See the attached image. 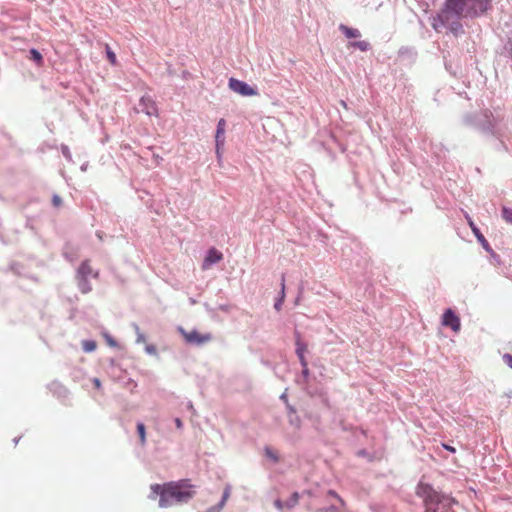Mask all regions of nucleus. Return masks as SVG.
I'll list each match as a JSON object with an SVG mask.
<instances>
[{"mask_svg":"<svg viewBox=\"0 0 512 512\" xmlns=\"http://www.w3.org/2000/svg\"><path fill=\"white\" fill-rule=\"evenodd\" d=\"M150 498L155 500L159 496V506L167 508L173 504L186 503L195 495L194 486L188 479L171 481L164 484H152L150 486Z\"/></svg>","mask_w":512,"mask_h":512,"instance_id":"f257e3e1","label":"nucleus"},{"mask_svg":"<svg viewBox=\"0 0 512 512\" xmlns=\"http://www.w3.org/2000/svg\"><path fill=\"white\" fill-rule=\"evenodd\" d=\"M491 0H446L445 8L441 11L438 18L442 25L456 23L462 16L476 15L478 12L484 13Z\"/></svg>","mask_w":512,"mask_h":512,"instance_id":"f03ea898","label":"nucleus"},{"mask_svg":"<svg viewBox=\"0 0 512 512\" xmlns=\"http://www.w3.org/2000/svg\"><path fill=\"white\" fill-rule=\"evenodd\" d=\"M181 334L187 343L194 345H202L212 340L211 333H201L197 330L185 331L184 329H180Z\"/></svg>","mask_w":512,"mask_h":512,"instance_id":"7ed1b4c3","label":"nucleus"},{"mask_svg":"<svg viewBox=\"0 0 512 512\" xmlns=\"http://www.w3.org/2000/svg\"><path fill=\"white\" fill-rule=\"evenodd\" d=\"M229 88L233 92L242 96H254L257 94V91L251 86H249L246 82L235 78L229 79Z\"/></svg>","mask_w":512,"mask_h":512,"instance_id":"20e7f679","label":"nucleus"},{"mask_svg":"<svg viewBox=\"0 0 512 512\" xmlns=\"http://www.w3.org/2000/svg\"><path fill=\"white\" fill-rule=\"evenodd\" d=\"M441 323L443 326L451 328L455 333H458L461 329L459 316L450 308L445 310Z\"/></svg>","mask_w":512,"mask_h":512,"instance_id":"39448f33","label":"nucleus"},{"mask_svg":"<svg viewBox=\"0 0 512 512\" xmlns=\"http://www.w3.org/2000/svg\"><path fill=\"white\" fill-rule=\"evenodd\" d=\"M222 259H223L222 252H220L216 248L212 247L207 251V253L203 259L202 269L208 270L213 265L219 263Z\"/></svg>","mask_w":512,"mask_h":512,"instance_id":"423d86ee","label":"nucleus"},{"mask_svg":"<svg viewBox=\"0 0 512 512\" xmlns=\"http://www.w3.org/2000/svg\"><path fill=\"white\" fill-rule=\"evenodd\" d=\"M136 110H137V112L145 113L148 116L155 115L157 112L155 103L150 96L141 97V99L136 107Z\"/></svg>","mask_w":512,"mask_h":512,"instance_id":"0eeeda50","label":"nucleus"},{"mask_svg":"<svg viewBox=\"0 0 512 512\" xmlns=\"http://www.w3.org/2000/svg\"><path fill=\"white\" fill-rule=\"evenodd\" d=\"M97 276L98 272L93 271L89 261H84L78 269V277L83 281V283H80L81 285L86 284L90 278H96Z\"/></svg>","mask_w":512,"mask_h":512,"instance_id":"6e6552de","label":"nucleus"},{"mask_svg":"<svg viewBox=\"0 0 512 512\" xmlns=\"http://www.w3.org/2000/svg\"><path fill=\"white\" fill-rule=\"evenodd\" d=\"M225 127L226 122L224 119H220L217 124L215 145L218 146V150L222 149L225 144Z\"/></svg>","mask_w":512,"mask_h":512,"instance_id":"1a4fd4ad","label":"nucleus"},{"mask_svg":"<svg viewBox=\"0 0 512 512\" xmlns=\"http://www.w3.org/2000/svg\"><path fill=\"white\" fill-rule=\"evenodd\" d=\"M469 225L473 231V233L475 234L477 240L481 243L482 247L487 251V252H490L492 249L488 243V241L485 239V237L483 236V234L480 232V230L474 225V223L469 220Z\"/></svg>","mask_w":512,"mask_h":512,"instance_id":"9d476101","label":"nucleus"},{"mask_svg":"<svg viewBox=\"0 0 512 512\" xmlns=\"http://www.w3.org/2000/svg\"><path fill=\"white\" fill-rule=\"evenodd\" d=\"M306 351H307V345L301 341L300 337H297L296 354H297L300 362H304L306 360V358H305Z\"/></svg>","mask_w":512,"mask_h":512,"instance_id":"9b49d317","label":"nucleus"},{"mask_svg":"<svg viewBox=\"0 0 512 512\" xmlns=\"http://www.w3.org/2000/svg\"><path fill=\"white\" fill-rule=\"evenodd\" d=\"M340 30L345 34L347 38H358L360 37V31L354 28H349L345 25L340 26Z\"/></svg>","mask_w":512,"mask_h":512,"instance_id":"f8f14e48","label":"nucleus"},{"mask_svg":"<svg viewBox=\"0 0 512 512\" xmlns=\"http://www.w3.org/2000/svg\"><path fill=\"white\" fill-rule=\"evenodd\" d=\"M299 498H300L299 493L298 492H294L290 496V498L285 501L286 502V509H291V508L295 507L298 504V502H299Z\"/></svg>","mask_w":512,"mask_h":512,"instance_id":"ddd939ff","label":"nucleus"},{"mask_svg":"<svg viewBox=\"0 0 512 512\" xmlns=\"http://www.w3.org/2000/svg\"><path fill=\"white\" fill-rule=\"evenodd\" d=\"M502 218L508 224H512V208L503 206L502 207Z\"/></svg>","mask_w":512,"mask_h":512,"instance_id":"4468645a","label":"nucleus"},{"mask_svg":"<svg viewBox=\"0 0 512 512\" xmlns=\"http://www.w3.org/2000/svg\"><path fill=\"white\" fill-rule=\"evenodd\" d=\"M137 432L140 438V443L142 446L146 443V432H145V425L143 423L137 424Z\"/></svg>","mask_w":512,"mask_h":512,"instance_id":"2eb2a0df","label":"nucleus"},{"mask_svg":"<svg viewBox=\"0 0 512 512\" xmlns=\"http://www.w3.org/2000/svg\"><path fill=\"white\" fill-rule=\"evenodd\" d=\"M289 421H290L291 425H293L296 429H300V427H301V420L295 414V411L293 409H291V414L289 416Z\"/></svg>","mask_w":512,"mask_h":512,"instance_id":"dca6fc26","label":"nucleus"},{"mask_svg":"<svg viewBox=\"0 0 512 512\" xmlns=\"http://www.w3.org/2000/svg\"><path fill=\"white\" fill-rule=\"evenodd\" d=\"M97 345L95 341L85 340L82 342V348L85 352H93L96 349Z\"/></svg>","mask_w":512,"mask_h":512,"instance_id":"f3484780","label":"nucleus"},{"mask_svg":"<svg viewBox=\"0 0 512 512\" xmlns=\"http://www.w3.org/2000/svg\"><path fill=\"white\" fill-rule=\"evenodd\" d=\"M229 497H230V487H229V486H227V487L224 489V492H223V496H222L221 502H220L219 507H218V509H217V511H216V512L220 511V510L224 507V505H225V503H226V501L228 500V498H229Z\"/></svg>","mask_w":512,"mask_h":512,"instance_id":"a211bd4d","label":"nucleus"},{"mask_svg":"<svg viewBox=\"0 0 512 512\" xmlns=\"http://www.w3.org/2000/svg\"><path fill=\"white\" fill-rule=\"evenodd\" d=\"M352 47L358 48L361 51H367L369 43L366 41H355L350 44Z\"/></svg>","mask_w":512,"mask_h":512,"instance_id":"6ab92c4d","label":"nucleus"},{"mask_svg":"<svg viewBox=\"0 0 512 512\" xmlns=\"http://www.w3.org/2000/svg\"><path fill=\"white\" fill-rule=\"evenodd\" d=\"M102 336L104 337L106 343L110 346V347H117V342L115 341V339L107 332H103L102 333Z\"/></svg>","mask_w":512,"mask_h":512,"instance_id":"aec40b11","label":"nucleus"},{"mask_svg":"<svg viewBox=\"0 0 512 512\" xmlns=\"http://www.w3.org/2000/svg\"><path fill=\"white\" fill-rule=\"evenodd\" d=\"M30 58L38 64L42 62V55L35 49L30 50Z\"/></svg>","mask_w":512,"mask_h":512,"instance_id":"412c9836","label":"nucleus"},{"mask_svg":"<svg viewBox=\"0 0 512 512\" xmlns=\"http://www.w3.org/2000/svg\"><path fill=\"white\" fill-rule=\"evenodd\" d=\"M106 54H107V58H108L109 62L112 65H115L116 64V55L108 45H106Z\"/></svg>","mask_w":512,"mask_h":512,"instance_id":"4be33fe9","label":"nucleus"},{"mask_svg":"<svg viewBox=\"0 0 512 512\" xmlns=\"http://www.w3.org/2000/svg\"><path fill=\"white\" fill-rule=\"evenodd\" d=\"M284 297H285V290H280L279 298L277 299V301L274 304V307L276 310H278V311L280 310L281 303H282Z\"/></svg>","mask_w":512,"mask_h":512,"instance_id":"5701e85b","label":"nucleus"},{"mask_svg":"<svg viewBox=\"0 0 512 512\" xmlns=\"http://www.w3.org/2000/svg\"><path fill=\"white\" fill-rule=\"evenodd\" d=\"M61 151H62V154L63 156L67 159V160H72V156H71V153H70V150L67 146L63 145L61 147Z\"/></svg>","mask_w":512,"mask_h":512,"instance_id":"b1692460","label":"nucleus"},{"mask_svg":"<svg viewBox=\"0 0 512 512\" xmlns=\"http://www.w3.org/2000/svg\"><path fill=\"white\" fill-rule=\"evenodd\" d=\"M274 505L277 509L279 510H284L286 509V502L285 501H282L280 499H277L275 502H274Z\"/></svg>","mask_w":512,"mask_h":512,"instance_id":"393cba45","label":"nucleus"},{"mask_svg":"<svg viewBox=\"0 0 512 512\" xmlns=\"http://www.w3.org/2000/svg\"><path fill=\"white\" fill-rule=\"evenodd\" d=\"M52 203L55 207H60L62 204V199L58 195H54L52 198Z\"/></svg>","mask_w":512,"mask_h":512,"instance_id":"a878e982","label":"nucleus"},{"mask_svg":"<svg viewBox=\"0 0 512 512\" xmlns=\"http://www.w3.org/2000/svg\"><path fill=\"white\" fill-rule=\"evenodd\" d=\"M301 363V366H302V373L304 376H308L309 374V369H308V363H307V360H305L304 362H300Z\"/></svg>","mask_w":512,"mask_h":512,"instance_id":"bb28decb","label":"nucleus"},{"mask_svg":"<svg viewBox=\"0 0 512 512\" xmlns=\"http://www.w3.org/2000/svg\"><path fill=\"white\" fill-rule=\"evenodd\" d=\"M503 359H504V362L510 367L512 368V355L510 354H505L503 356Z\"/></svg>","mask_w":512,"mask_h":512,"instance_id":"cd10ccee","label":"nucleus"},{"mask_svg":"<svg viewBox=\"0 0 512 512\" xmlns=\"http://www.w3.org/2000/svg\"><path fill=\"white\" fill-rule=\"evenodd\" d=\"M321 512H340L339 509L335 506H330L329 508L321 510Z\"/></svg>","mask_w":512,"mask_h":512,"instance_id":"c85d7f7f","label":"nucleus"},{"mask_svg":"<svg viewBox=\"0 0 512 512\" xmlns=\"http://www.w3.org/2000/svg\"><path fill=\"white\" fill-rule=\"evenodd\" d=\"M146 351H147L149 354H156V347H155V346H147V347H146Z\"/></svg>","mask_w":512,"mask_h":512,"instance_id":"c756f323","label":"nucleus"},{"mask_svg":"<svg viewBox=\"0 0 512 512\" xmlns=\"http://www.w3.org/2000/svg\"><path fill=\"white\" fill-rule=\"evenodd\" d=\"M175 424H176V427H177L178 429H181V428H182V426H183V423H182V421H181V419H180V418H176V419H175Z\"/></svg>","mask_w":512,"mask_h":512,"instance_id":"7c9ffc66","label":"nucleus"},{"mask_svg":"<svg viewBox=\"0 0 512 512\" xmlns=\"http://www.w3.org/2000/svg\"><path fill=\"white\" fill-rule=\"evenodd\" d=\"M94 386L99 389L101 387V382L98 378L93 379Z\"/></svg>","mask_w":512,"mask_h":512,"instance_id":"2f4dec72","label":"nucleus"},{"mask_svg":"<svg viewBox=\"0 0 512 512\" xmlns=\"http://www.w3.org/2000/svg\"><path fill=\"white\" fill-rule=\"evenodd\" d=\"M328 493L329 495L338 498L340 502L343 503V500L338 496V494L335 491L330 490Z\"/></svg>","mask_w":512,"mask_h":512,"instance_id":"473e14b6","label":"nucleus"},{"mask_svg":"<svg viewBox=\"0 0 512 512\" xmlns=\"http://www.w3.org/2000/svg\"><path fill=\"white\" fill-rule=\"evenodd\" d=\"M443 447H444L446 450H448V451H450V452H452V453H454V452H455V448H454V447H452V446H450V445L443 444Z\"/></svg>","mask_w":512,"mask_h":512,"instance_id":"72a5a7b5","label":"nucleus"},{"mask_svg":"<svg viewBox=\"0 0 512 512\" xmlns=\"http://www.w3.org/2000/svg\"><path fill=\"white\" fill-rule=\"evenodd\" d=\"M221 150L222 149L218 150V146H216V155L219 162L221 161Z\"/></svg>","mask_w":512,"mask_h":512,"instance_id":"f704fd0d","label":"nucleus"},{"mask_svg":"<svg viewBox=\"0 0 512 512\" xmlns=\"http://www.w3.org/2000/svg\"><path fill=\"white\" fill-rule=\"evenodd\" d=\"M138 341H139V342H140V341H144V336H143V335H139V336H138Z\"/></svg>","mask_w":512,"mask_h":512,"instance_id":"c9c22d12","label":"nucleus"},{"mask_svg":"<svg viewBox=\"0 0 512 512\" xmlns=\"http://www.w3.org/2000/svg\"><path fill=\"white\" fill-rule=\"evenodd\" d=\"M433 27H434L435 29H438V25H437L436 23H433Z\"/></svg>","mask_w":512,"mask_h":512,"instance_id":"e433bc0d","label":"nucleus"},{"mask_svg":"<svg viewBox=\"0 0 512 512\" xmlns=\"http://www.w3.org/2000/svg\"><path fill=\"white\" fill-rule=\"evenodd\" d=\"M341 104L346 107V103L344 101H341Z\"/></svg>","mask_w":512,"mask_h":512,"instance_id":"4c0bfd02","label":"nucleus"}]
</instances>
